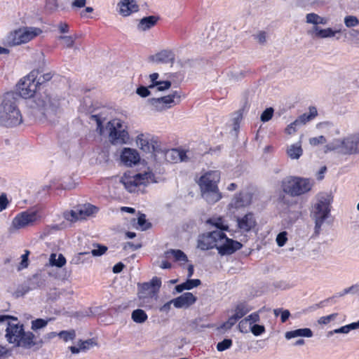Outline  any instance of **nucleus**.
<instances>
[{
  "instance_id": "nucleus-32",
  "label": "nucleus",
  "mask_w": 359,
  "mask_h": 359,
  "mask_svg": "<svg viewBox=\"0 0 359 359\" xmlns=\"http://www.w3.org/2000/svg\"><path fill=\"white\" fill-rule=\"evenodd\" d=\"M303 150L300 143L291 144L287 149V154L292 159H298L302 155Z\"/></svg>"
},
{
  "instance_id": "nucleus-25",
  "label": "nucleus",
  "mask_w": 359,
  "mask_h": 359,
  "mask_svg": "<svg viewBox=\"0 0 359 359\" xmlns=\"http://www.w3.org/2000/svg\"><path fill=\"white\" fill-rule=\"evenodd\" d=\"M341 32V30L340 29L333 30L330 27L322 29L318 26H314L310 32L313 33L315 36L318 38L325 39L334 37L337 33H340Z\"/></svg>"
},
{
  "instance_id": "nucleus-37",
  "label": "nucleus",
  "mask_w": 359,
  "mask_h": 359,
  "mask_svg": "<svg viewBox=\"0 0 359 359\" xmlns=\"http://www.w3.org/2000/svg\"><path fill=\"white\" fill-rule=\"evenodd\" d=\"M208 222L215 226L217 230V231H226L229 229L227 224L224 223V220L222 217H212L208 220Z\"/></svg>"
},
{
  "instance_id": "nucleus-52",
  "label": "nucleus",
  "mask_w": 359,
  "mask_h": 359,
  "mask_svg": "<svg viewBox=\"0 0 359 359\" xmlns=\"http://www.w3.org/2000/svg\"><path fill=\"white\" fill-rule=\"evenodd\" d=\"M245 319L247 320L248 324L252 326L253 324L255 325V323L259 322L260 317L259 312H254L245 317Z\"/></svg>"
},
{
  "instance_id": "nucleus-64",
  "label": "nucleus",
  "mask_w": 359,
  "mask_h": 359,
  "mask_svg": "<svg viewBox=\"0 0 359 359\" xmlns=\"http://www.w3.org/2000/svg\"><path fill=\"white\" fill-rule=\"evenodd\" d=\"M299 126V125L298 123V121L295 120L294 122L291 123L289 126H287V127L285 129V132L287 134L291 135L296 131V128L297 126Z\"/></svg>"
},
{
  "instance_id": "nucleus-4",
  "label": "nucleus",
  "mask_w": 359,
  "mask_h": 359,
  "mask_svg": "<svg viewBox=\"0 0 359 359\" xmlns=\"http://www.w3.org/2000/svg\"><path fill=\"white\" fill-rule=\"evenodd\" d=\"M18 95L12 92L6 93L0 104V125L13 127L22 121L21 113L18 107Z\"/></svg>"
},
{
  "instance_id": "nucleus-28",
  "label": "nucleus",
  "mask_w": 359,
  "mask_h": 359,
  "mask_svg": "<svg viewBox=\"0 0 359 359\" xmlns=\"http://www.w3.org/2000/svg\"><path fill=\"white\" fill-rule=\"evenodd\" d=\"M313 335V332L310 328H300L286 332L285 337L287 339H291L299 337L310 338L312 337Z\"/></svg>"
},
{
  "instance_id": "nucleus-5",
  "label": "nucleus",
  "mask_w": 359,
  "mask_h": 359,
  "mask_svg": "<svg viewBox=\"0 0 359 359\" xmlns=\"http://www.w3.org/2000/svg\"><path fill=\"white\" fill-rule=\"evenodd\" d=\"M219 180L220 172L218 170L209 171L199 180L202 197L210 204L215 203L222 198V194L217 187Z\"/></svg>"
},
{
  "instance_id": "nucleus-53",
  "label": "nucleus",
  "mask_w": 359,
  "mask_h": 359,
  "mask_svg": "<svg viewBox=\"0 0 359 359\" xmlns=\"http://www.w3.org/2000/svg\"><path fill=\"white\" fill-rule=\"evenodd\" d=\"M265 327L264 325L255 324L250 327V331L255 336H259L265 332Z\"/></svg>"
},
{
  "instance_id": "nucleus-55",
  "label": "nucleus",
  "mask_w": 359,
  "mask_h": 359,
  "mask_svg": "<svg viewBox=\"0 0 359 359\" xmlns=\"http://www.w3.org/2000/svg\"><path fill=\"white\" fill-rule=\"evenodd\" d=\"M30 290H32L29 288V283H27L26 284H23L19 286L15 291V294L17 297H21L27 293Z\"/></svg>"
},
{
  "instance_id": "nucleus-50",
  "label": "nucleus",
  "mask_w": 359,
  "mask_h": 359,
  "mask_svg": "<svg viewBox=\"0 0 359 359\" xmlns=\"http://www.w3.org/2000/svg\"><path fill=\"white\" fill-rule=\"evenodd\" d=\"M151 88L148 86H140L136 90V93L141 97H147L151 95Z\"/></svg>"
},
{
  "instance_id": "nucleus-40",
  "label": "nucleus",
  "mask_w": 359,
  "mask_h": 359,
  "mask_svg": "<svg viewBox=\"0 0 359 359\" xmlns=\"http://www.w3.org/2000/svg\"><path fill=\"white\" fill-rule=\"evenodd\" d=\"M359 328V320L355 323H352L349 325L342 326L339 328L334 330L336 334H348L352 330H356Z\"/></svg>"
},
{
  "instance_id": "nucleus-56",
  "label": "nucleus",
  "mask_w": 359,
  "mask_h": 359,
  "mask_svg": "<svg viewBox=\"0 0 359 359\" xmlns=\"http://www.w3.org/2000/svg\"><path fill=\"white\" fill-rule=\"evenodd\" d=\"M93 344H95L93 339H88L86 341H81L80 340L78 342V346L80 348L81 351H85L90 348V346H92Z\"/></svg>"
},
{
  "instance_id": "nucleus-17",
  "label": "nucleus",
  "mask_w": 359,
  "mask_h": 359,
  "mask_svg": "<svg viewBox=\"0 0 359 359\" xmlns=\"http://www.w3.org/2000/svg\"><path fill=\"white\" fill-rule=\"evenodd\" d=\"M238 227L241 231L248 232L256 225V220L254 215L251 212L247 213L244 217L237 218Z\"/></svg>"
},
{
  "instance_id": "nucleus-58",
  "label": "nucleus",
  "mask_w": 359,
  "mask_h": 359,
  "mask_svg": "<svg viewBox=\"0 0 359 359\" xmlns=\"http://www.w3.org/2000/svg\"><path fill=\"white\" fill-rule=\"evenodd\" d=\"M326 141V138L323 135H320L318 137H311L309 139V143L312 146H317L318 144H325Z\"/></svg>"
},
{
  "instance_id": "nucleus-16",
  "label": "nucleus",
  "mask_w": 359,
  "mask_h": 359,
  "mask_svg": "<svg viewBox=\"0 0 359 359\" xmlns=\"http://www.w3.org/2000/svg\"><path fill=\"white\" fill-rule=\"evenodd\" d=\"M118 6L119 13L124 17L139 11V6L135 0H122L118 4Z\"/></svg>"
},
{
  "instance_id": "nucleus-45",
  "label": "nucleus",
  "mask_w": 359,
  "mask_h": 359,
  "mask_svg": "<svg viewBox=\"0 0 359 359\" xmlns=\"http://www.w3.org/2000/svg\"><path fill=\"white\" fill-rule=\"evenodd\" d=\"M39 73L40 72H39V73L37 74V77L36 79V83L38 86H41V84H43V83L46 82V81H50L53 77V74L51 72H47V73H44L43 74L39 75Z\"/></svg>"
},
{
  "instance_id": "nucleus-33",
  "label": "nucleus",
  "mask_w": 359,
  "mask_h": 359,
  "mask_svg": "<svg viewBox=\"0 0 359 359\" xmlns=\"http://www.w3.org/2000/svg\"><path fill=\"white\" fill-rule=\"evenodd\" d=\"M306 22L309 24H313L315 26H317L319 24L326 25L327 20L316 13H311L306 15Z\"/></svg>"
},
{
  "instance_id": "nucleus-23",
  "label": "nucleus",
  "mask_w": 359,
  "mask_h": 359,
  "mask_svg": "<svg viewBox=\"0 0 359 359\" xmlns=\"http://www.w3.org/2000/svg\"><path fill=\"white\" fill-rule=\"evenodd\" d=\"M160 18L158 15H149L142 18L137 27V29L142 32H145L154 27L159 20Z\"/></svg>"
},
{
  "instance_id": "nucleus-26",
  "label": "nucleus",
  "mask_w": 359,
  "mask_h": 359,
  "mask_svg": "<svg viewBox=\"0 0 359 359\" xmlns=\"http://www.w3.org/2000/svg\"><path fill=\"white\" fill-rule=\"evenodd\" d=\"M174 60L173 54L170 50H164L149 57V60L156 63H169Z\"/></svg>"
},
{
  "instance_id": "nucleus-39",
  "label": "nucleus",
  "mask_w": 359,
  "mask_h": 359,
  "mask_svg": "<svg viewBox=\"0 0 359 359\" xmlns=\"http://www.w3.org/2000/svg\"><path fill=\"white\" fill-rule=\"evenodd\" d=\"M147 102L151 106L152 110L161 111L166 109L160 97L150 98L147 100Z\"/></svg>"
},
{
  "instance_id": "nucleus-36",
  "label": "nucleus",
  "mask_w": 359,
  "mask_h": 359,
  "mask_svg": "<svg viewBox=\"0 0 359 359\" xmlns=\"http://www.w3.org/2000/svg\"><path fill=\"white\" fill-rule=\"evenodd\" d=\"M131 318L137 323H143L147 320L148 317L144 311L138 309L133 311Z\"/></svg>"
},
{
  "instance_id": "nucleus-21",
  "label": "nucleus",
  "mask_w": 359,
  "mask_h": 359,
  "mask_svg": "<svg viewBox=\"0 0 359 359\" xmlns=\"http://www.w3.org/2000/svg\"><path fill=\"white\" fill-rule=\"evenodd\" d=\"M137 144L140 148L147 153H154L157 154L158 149L156 148L154 144L151 142V140L148 135L140 134L137 137Z\"/></svg>"
},
{
  "instance_id": "nucleus-60",
  "label": "nucleus",
  "mask_w": 359,
  "mask_h": 359,
  "mask_svg": "<svg viewBox=\"0 0 359 359\" xmlns=\"http://www.w3.org/2000/svg\"><path fill=\"white\" fill-rule=\"evenodd\" d=\"M350 38L355 44L359 43V29H351L348 32Z\"/></svg>"
},
{
  "instance_id": "nucleus-47",
  "label": "nucleus",
  "mask_w": 359,
  "mask_h": 359,
  "mask_svg": "<svg viewBox=\"0 0 359 359\" xmlns=\"http://www.w3.org/2000/svg\"><path fill=\"white\" fill-rule=\"evenodd\" d=\"M245 76V73L239 70H233L228 73V76L230 81H238L243 79Z\"/></svg>"
},
{
  "instance_id": "nucleus-8",
  "label": "nucleus",
  "mask_w": 359,
  "mask_h": 359,
  "mask_svg": "<svg viewBox=\"0 0 359 359\" xmlns=\"http://www.w3.org/2000/svg\"><path fill=\"white\" fill-rule=\"evenodd\" d=\"M330 198L327 195L320 196L311 212V217L315 220V233L318 234L325 220L330 212Z\"/></svg>"
},
{
  "instance_id": "nucleus-15",
  "label": "nucleus",
  "mask_w": 359,
  "mask_h": 359,
  "mask_svg": "<svg viewBox=\"0 0 359 359\" xmlns=\"http://www.w3.org/2000/svg\"><path fill=\"white\" fill-rule=\"evenodd\" d=\"M222 231H212L208 232L207 234H203L198 241V246L203 250L212 249L214 248L217 249L221 238Z\"/></svg>"
},
{
  "instance_id": "nucleus-7",
  "label": "nucleus",
  "mask_w": 359,
  "mask_h": 359,
  "mask_svg": "<svg viewBox=\"0 0 359 359\" xmlns=\"http://www.w3.org/2000/svg\"><path fill=\"white\" fill-rule=\"evenodd\" d=\"M326 150L339 149L343 154H359V132L350 134L343 139L335 140L332 143L326 145Z\"/></svg>"
},
{
  "instance_id": "nucleus-30",
  "label": "nucleus",
  "mask_w": 359,
  "mask_h": 359,
  "mask_svg": "<svg viewBox=\"0 0 359 359\" xmlns=\"http://www.w3.org/2000/svg\"><path fill=\"white\" fill-rule=\"evenodd\" d=\"M252 308L245 302H242L236 304L234 308V315L240 320L249 313Z\"/></svg>"
},
{
  "instance_id": "nucleus-13",
  "label": "nucleus",
  "mask_w": 359,
  "mask_h": 359,
  "mask_svg": "<svg viewBox=\"0 0 359 359\" xmlns=\"http://www.w3.org/2000/svg\"><path fill=\"white\" fill-rule=\"evenodd\" d=\"M97 211V208L90 204H84L75 207L70 212L65 215V218L72 222L84 219L87 217L93 215Z\"/></svg>"
},
{
  "instance_id": "nucleus-22",
  "label": "nucleus",
  "mask_w": 359,
  "mask_h": 359,
  "mask_svg": "<svg viewBox=\"0 0 359 359\" xmlns=\"http://www.w3.org/2000/svg\"><path fill=\"white\" fill-rule=\"evenodd\" d=\"M251 203V196L248 193H241L236 195L231 201L230 206L238 209L245 207Z\"/></svg>"
},
{
  "instance_id": "nucleus-14",
  "label": "nucleus",
  "mask_w": 359,
  "mask_h": 359,
  "mask_svg": "<svg viewBox=\"0 0 359 359\" xmlns=\"http://www.w3.org/2000/svg\"><path fill=\"white\" fill-rule=\"evenodd\" d=\"M219 244L217 250L222 255H231L242 248V244L240 242L227 238L222 231Z\"/></svg>"
},
{
  "instance_id": "nucleus-51",
  "label": "nucleus",
  "mask_w": 359,
  "mask_h": 359,
  "mask_svg": "<svg viewBox=\"0 0 359 359\" xmlns=\"http://www.w3.org/2000/svg\"><path fill=\"white\" fill-rule=\"evenodd\" d=\"M273 109L271 107L266 109L261 114L260 119L262 122L269 121L273 116Z\"/></svg>"
},
{
  "instance_id": "nucleus-61",
  "label": "nucleus",
  "mask_w": 359,
  "mask_h": 359,
  "mask_svg": "<svg viewBox=\"0 0 359 359\" xmlns=\"http://www.w3.org/2000/svg\"><path fill=\"white\" fill-rule=\"evenodd\" d=\"M57 0H47L46 8L48 11L53 12L57 8Z\"/></svg>"
},
{
  "instance_id": "nucleus-57",
  "label": "nucleus",
  "mask_w": 359,
  "mask_h": 359,
  "mask_svg": "<svg viewBox=\"0 0 359 359\" xmlns=\"http://www.w3.org/2000/svg\"><path fill=\"white\" fill-rule=\"evenodd\" d=\"M337 315H338L337 313H332L329 316L320 317L318 319V323L319 324L327 325L329 323H330L331 321L334 320L336 319Z\"/></svg>"
},
{
  "instance_id": "nucleus-48",
  "label": "nucleus",
  "mask_w": 359,
  "mask_h": 359,
  "mask_svg": "<svg viewBox=\"0 0 359 359\" xmlns=\"http://www.w3.org/2000/svg\"><path fill=\"white\" fill-rule=\"evenodd\" d=\"M58 39L63 41V45L66 48L73 47L75 41V38L73 36H60Z\"/></svg>"
},
{
  "instance_id": "nucleus-6",
  "label": "nucleus",
  "mask_w": 359,
  "mask_h": 359,
  "mask_svg": "<svg viewBox=\"0 0 359 359\" xmlns=\"http://www.w3.org/2000/svg\"><path fill=\"white\" fill-rule=\"evenodd\" d=\"M313 184V180L309 178L287 176L282 180L280 188L285 194L295 197L309 192Z\"/></svg>"
},
{
  "instance_id": "nucleus-24",
  "label": "nucleus",
  "mask_w": 359,
  "mask_h": 359,
  "mask_svg": "<svg viewBox=\"0 0 359 359\" xmlns=\"http://www.w3.org/2000/svg\"><path fill=\"white\" fill-rule=\"evenodd\" d=\"M7 42L10 46H17L27 43L22 28L11 32L8 36Z\"/></svg>"
},
{
  "instance_id": "nucleus-20",
  "label": "nucleus",
  "mask_w": 359,
  "mask_h": 359,
  "mask_svg": "<svg viewBox=\"0 0 359 359\" xmlns=\"http://www.w3.org/2000/svg\"><path fill=\"white\" fill-rule=\"evenodd\" d=\"M121 161L128 166H131L139 162L140 156L137 152L130 148H125L121 155Z\"/></svg>"
},
{
  "instance_id": "nucleus-43",
  "label": "nucleus",
  "mask_w": 359,
  "mask_h": 359,
  "mask_svg": "<svg viewBox=\"0 0 359 359\" xmlns=\"http://www.w3.org/2000/svg\"><path fill=\"white\" fill-rule=\"evenodd\" d=\"M137 224L142 231L147 230L151 226V223L147 221L146 215L143 213H140V215L137 218Z\"/></svg>"
},
{
  "instance_id": "nucleus-42",
  "label": "nucleus",
  "mask_w": 359,
  "mask_h": 359,
  "mask_svg": "<svg viewBox=\"0 0 359 359\" xmlns=\"http://www.w3.org/2000/svg\"><path fill=\"white\" fill-rule=\"evenodd\" d=\"M57 336L62 339L65 341L74 340L76 337V332L74 330H62L57 334Z\"/></svg>"
},
{
  "instance_id": "nucleus-12",
  "label": "nucleus",
  "mask_w": 359,
  "mask_h": 359,
  "mask_svg": "<svg viewBox=\"0 0 359 359\" xmlns=\"http://www.w3.org/2000/svg\"><path fill=\"white\" fill-rule=\"evenodd\" d=\"M161 285L160 278L154 277L151 282L139 285L138 297L140 299H147L155 297ZM145 302V301H144Z\"/></svg>"
},
{
  "instance_id": "nucleus-19",
  "label": "nucleus",
  "mask_w": 359,
  "mask_h": 359,
  "mask_svg": "<svg viewBox=\"0 0 359 359\" xmlns=\"http://www.w3.org/2000/svg\"><path fill=\"white\" fill-rule=\"evenodd\" d=\"M159 74L158 73H153L149 75L150 84L149 88L151 89H156V91H164L171 87V82L170 81H161L158 79Z\"/></svg>"
},
{
  "instance_id": "nucleus-10",
  "label": "nucleus",
  "mask_w": 359,
  "mask_h": 359,
  "mask_svg": "<svg viewBox=\"0 0 359 359\" xmlns=\"http://www.w3.org/2000/svg\"><path fill=\"white\" fill-rule=\"evenodd\" d=\"M40 215L36 210H29L17 215L12 221L11 228L20 229L28 226H32L40 219Z\"/></svg>"
},
{
  "instance_id": "nucleus-44",
  "label": "nucleus",
  "mask_w": 359,
  "mask_h": 359,
  "mask_svg": "<svg viewBox=\"0 0 359 359\" xmlns=\"http://www.w3.org/2000/svg\"><path fill=\"white\" fill-rule=\"evenodd\" d=\"M47 324V320L42 318H37L32 321V330L36 332L38 330L45 327Z\"/></svg>"
},
{
  "instance_id": "nucleus-18",
  "label": "nucleus",
  "mask_w": 359,
  "mask_h": 359,
  "mask_svg": "<svg viewBox=\"0 0 359 359\" xmlns=\"http://www.w3.org/2000/svg\"><path fill=\"white\" fill-rule=\"evenodd\" d=\"M196 301V297L191 292H185L180 297L172 299L176 308L189 307Z\"/></svg>"
},
{
  "instance_id": "nucleus-54",
  "label": "nucleus",
  "mask_w": 359,
  "mask_h": 359,
  "mask_svg": "<svg viewBox=\"0 0 359 359\" xmlns=\"http://www.w3.org/2000/svg\"><path fill=\"white\" fill-rule=\"evenodd\" d=\"M250 325L248 324L247 320L243 318L241 320L238 325V330L242 333H248L250 331Z\"/></svg>"
},
{
  "instance_id": "nucleus-38",
  "label": "nucleus",
  "mask_w": 359,
  "mask_h": 359,
  "mask_svg": "<svg viewBox=\"0 0 359 359\" xmlns=\"http://www.w3.org/2000/svg\"><path fill=\"white\" fill-rule=\"evenodd\" d=\"M56 257H57V255L56 254L52 253L50 255V259H49L50 264L51 266H57V267L63 266L65 264V263H66L65 257L62 254H60L58 255L57 259Z\"/></svg>"
},
{
  "instance_id": "nucleus-35",
  "label": "nucleus",
  "mask_w": 359,
  "mask_h": 359,
  "mask_svg": "<svg viewBox=\"0 0 359 359\" xmlns=\"http://www.w3.org/2000/svg\"><path fill=\"white\" fill-rule=\"evenodd\" d=\"M22 30L24 31V34L27 42H29L36 36H39L42 32L40 28L32 27H23Z\"/></svg>"
},
{
  "instance_id": "nucleus-46",
  "label": "nucleus",
  "mask_w": 359,
  "mask_h": 359,
  "mask_svg": "<svg viewBox=\"0 0 359 359\" xmlns=\"http://www.w3.org/2000/svg\"><path fill=\"white\" fill-rule=\"evenodd\" d=\"M238 320L239 319L233 314L221 325V328L224 330H229L237 323Z\"/></svg>"
},
{
  "instance_id": "nucleus-2",
  "label": "nucleus",
  "mask_w": 359,
  "mask_h": 359,
  "mask_svg": "<svg viewBox=\"0 0 359 359\" xmlns=\"http://www.w3.org/2000/svg\"><path fill=\"white\" fill-rule=\"evenodd\" d=\"M10 319L17 320V318L8 315H0V328L6 327V338L10 344L15 346L24 348H31L39 341L37 337L32 332H25L22 324L11 323Z\"/></svg>"
},
{
  "instance_id": "nucleus-29",
  "label": "nucleus",
  "mask_w": 359,
  "mask_h": 359,
  "mask_svg": "<svg viewBox=\"0 0 359 359\" xmlns=\"http://www.w3.org/2000/svg\"><path fill=\"white\" fill-rule=\"evenodd\" d=\"M170 256L174 257L175 262H188L187 256L181 250L170 249L164 252V257L169 259Z\"/></svg>"
},
{
  "instance_id": "nucleus-41",
  "label": "nucleus",
  "mask_w": 359,
  "mask_h": 359,
  "mask_svg": "<svg viewBox=\"0 0 359 359\" xmlns=\"http://www.w3.org/2000/svg\"><path fill=\"white\" fill-rule=\"evenodd\" d=\"M344 22L347 28H353L359 25V19L355 15H346Z\"/></svg>"
},
{
  "instance_id": "nucleus-3",
  "label": "nucleus",
  "mask_w": 359,
  "mask_h": 359,
  "mask_svg": "<svg viewBox=\"0 0 359 359\" xmlns=\"http://www.w3.org/2000/svg\"><path fill=\"white\" fill-rule=\"evenodd\" d=\"M92 120L96 121V130L100 135H107L109 142L113 145H123L128 144L130 135L127 125L119 118H114L107 122L103 127L102 122L98 115H93Z\"/></svg>"
},
{
  "instance_id": "nucleus-49",
  "label": "nucleus",
  "mask_w": 359,
  "mask_h": 359,
  "mask_svg": "<svg viewBox=\"0 0 359 359\" xmlns=\"http://www.w3.org/2000/svg\"><path fill=\"white\" fill-rule=\"evenodd\" d=\"M232 345V340L230 339H224L217 344L218 351H224L229 348Z\"/></svg>"
},
{
  "instance_id": "nucleus-34",
  "label": "nucleus",
  "mask_w": 359,
  "mask_h": 359,
  "mask_svg": "<svg viewBox=\"0 0 359 359\" xmlns=\"http://www.w3.org/2000/svg\"><path fill=\"white\" fill-rule=\"evenodd\" d=\"M29 283V288L35 290L41 287L45 284V280L39 274H34L27 282Z\"/></svg>"
},
{
  "instance_id": "nucleus-1",
  "label": "nucleus",
  "mask_w": 359,
  "mask_h": 359,
  "mask_svg": "<svg viewBox=\"0 0 359 359\" xmlns=\"http://www.w3.org/2000/svg\"><path fill=\"white\" fill-rule=\"evenodd\" d=\"M38 73V69L33 70L22 79L17 84V90L20 97L27 99V104L36 119L54 123L62 114V100L55 94L36 91Z\"/></svg>"
},
{
  "instance_id": "nucleus-63",
  "label": "nucleus",
  "mask_w": 359,
  "mask_h": 359,
  "mask_svg": "<svg viewBox=\"0 0 359 359\" xmlns=\"http://www.w3.org/2000/svg\"><path fill=\"white\" fill-rule=\"evenodd\" d=\"M8 200L6 195L3 194L0 196V212H2L7 208Z\"/></svg>"
},
{
  "instance_id": "nucleus-62",
  "label": "nucleus",
  "mask_w": 359,
  "mask_h": 359,
  "mask_svg": "<svg viewBox=\"0 0 359 359\" xmlns=\"http://www.w3.org/2000/svg\"><path fill=\"white\" fill-rule=\"evenodd\" d=\"M107 250V248L104 245H97V249H94L91 251V254L93 256H101L103 254L105 253V252Z\"/></svg>"
},
{
  "instance_id": "nucleus-9",
  "label": "nucleus",
  "mask_w": 359,
  "mask_h": 359,
  "mask_svg": "<svg viewBox=\"0 0 359 359\" xmlns=\"http://www.w3.org/2000/svg\"><path fill=\"white\" fill-rule=\"evenodd\" d=\"M151 177V175L149 172L138 173L133 175L125 173L121 179V182L129 192H137L141 185H146L149 183Z\"/></svg>"
},
{
  "instance_id": "nucleus-31",
  "label": "nucleus",
  "mask_w": 359,
  "mask_h": 359,
  "mask_svg": "<svg viewBox=\"0 0 359 359\" xmlns=\"http://www.w3.org/2000/svg\"><path fill=\"white\" fill-rule=\"evenodd\" d=\"M201 281L199 279H188L186 282L175 286V290L177 292H182L183 290H189L199 286Z\"/></svg>"
},
{
  "instance_id": "nucleus-27",
  "label": "nucleus",
  "mask_w": 359,
  "mask_h": 359,
  "mask_svg": "<svg viewBox=\"0 0 359 359\" xmlns=\"http://www.w3.org/2000/svg\"><path fill=\"white\" fill-rule=\"evenodd\" d=\"M160 98L167 109L170 108L172 104L175 105L180 103L181 100V92L175 90L172 92L170 94Z\"/></svg>"
},
{
  "instance_id": "nucleus-59",
  "label": "nucleus",
  "mask_w": 359,
  "mask_h": 359,
  "mask_svg": "<svg viewBox=\"0 0 359 359\" xmlns=\"http://www.w3.org/2000/svg\"><path fill=\"white\" fill-rule=\"evenodd\" d=\"M287 233L286 231H283L278 234L276 237V242L278 246L282 247L285 244L287 240Z\"/></svg>"
},
{
  "instance_id": "nucleus-11",
  "label": "nucleus",
  "mask_w": 359,
  "mask_h": 359,
  "mask_svg": "<svg viewBox=\"0 0 359 359\" xmlns=\"http://www.w3.org/2000/svg\"><path fill=\"white\" fill-rule=\"evenodd\" d=\"M161 155L167 162L175 163L177 162H187L192 158V152L189 150L184 151L180 149L168 150H158L155 156Z\"/></svg>"
}]
</instances>
